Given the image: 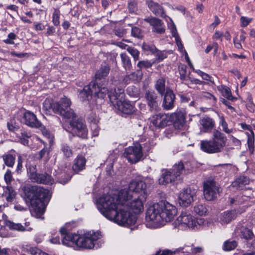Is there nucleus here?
I'll return each mask as SVG.
<instances>
[{"instance_id":"f257e3e1","label":"nucleus","mask_w":255,"mask_h":255,"mask_svg":"<svg viewBox=\"0 0 255 255\" xmlns=\"http://www.w3.org/2000/svg\"><path fill=\"white\" fill-rule=\"evenodd\" d=\"M146 187L141 180H132L128 188L121 190L117 194H104L98 198L97 208L106 218L120 225L128 227L134 225L136 217L130 210L134 214L143 211Z\"/></svg>"},{"instance_id":"f03ea898","label":"nucleus","mask_w":255,"mask_h":255,"mask_svg":"<svg viewBox=\"0 0 255 255\" xmlns=\"http://www.w3.org/2000/svg\"><path fill=\"white\" fill-rule=\"evenodd\" d=\"M69 225V224H66L60 230L63 245L70 247L85 249L94 248V242L99 238L98 233L89 232L82 235L71 233L68 229Z\"/></svg>"},{"instance_id":"7ed1b4c3","label":"nucleus","mask_w":255,"mask_h":255,"mask_svg":"<svg viewBox=\"0 0 255 255\" xmlns=\"http://www.w3.org/2000/svg\"><path fill=\"white\" fill-rule=\"evenodd\" d=\"M71 103L70 100L64 96L59 102L52 103L50 105V108L55 113L59 114L64 118L72 119L70 124L72 128L73 132L79 137L86 138L88 133L87 128L82 122L74 121L76 115L70 108Z\"/></svg>"},{"instance_id":"20e7f679","label":"nucleus","mask_w":255,"mask_h":255,"mask_svg":"<svg viewBox=\"0 0 255 255\" xmlns=\"http://www.w3.org/2000/svg\"><path fill=\"white\" fill-rule=\"evenodd\" d=\"M24 199L30 205L31 210L37 215L45 211V202L49 199L48 191L38 186L28 185L24 187Z\"/></svg>"},{"instance_id":"39448f33","label":"nucleus","mask_w":255,"mask_h":255,"mask_svg":"<svg viewBox=\"0 0 255 255\" xmlns=\"http://www.w3.org/2000/svg\"><path fill=\"white\" fill-rule=\"evenodd\" d=\"M188 163L182 162L175 164L170 169H163L158 179L160 185H166L169 183H178L181 180V176L190 172Z\"/></svg>"},{"instance_id":"423d86ee","label":"nucleus","mask_w":255,"mask_h":255,"mask_svg":"<svg viewBox=\"0 0 255 255\" xmlns=\"http://www.w3.org/2000/svg\"><path fill=\"white\" fill-rule=\"evenodd\" d=\"M227 140V137L223 133L215 129L212 139L201 141L200 148L203 151L207 153H219L226 146Z\"/></svg>"},{"instance_id":"0eeeda50","label":"nucleus","mask_w":255,"mask_h":255,"mask_svg":"<svg viewBox=\"0 0 255 255\" xmlns=\"http://www.w3.org/2000/svg\"><path fill=\"white\" fill-rule=\"evenodd\" d=\"M109 98L116 110L124 114L130 115L135 111L134 107L129 102L125 100L123 89H115L114 92L109 94Z\"/></svg>"},{"instance_id":"6e6552de","label":"nucleus","mask_w":255,"mask_h":255,"mask_svg":"<svg viewBox=\"0 0 255 255\" xmlns=\"http://www.w3.org/2000/svg\"><path fill=\"white\" fill-rule=\"evenodd\" d=\"M201 223V219H197L191 215L190 212L183 211L180 215L174 221L173 224L175 228L184 230L188 228L193 229Z\"/></svg>"},{"instance_id":"1a4fd4ad","label":"nucleus","mask_w":255,"mask_h":255,"mask_svg":"<svg viewBox=\"0 0 255 255\" xmlns=\"http://www.w3.org/2000/svg\"><path fill=\"white\" fill-rule=\"evenodd\" d=\"M160 207H161V223L164 225L165 223L170 222L177 214L176 207L166 201L159 202Z\"/></svg>"},{"instance_id":"9d476101","label":"nucleus","mask_w":255,"mask_h":255,"mask_svg":"<svg viewBox=\"0 0 255 255\" xmlns=\"http://www.w3.org/2000/svg\"><path fill=\"white\" fill-rule=\"evenodd\" d=\"M123 155L130 163L133 164L138 162L143 156L141 145L137 144L126 148Z\"/></svg>"},{"instance_id":"9b49d317","label":"nucleus","mask_w":255,"mask_h":255,"mask_svg":"<svg viewBox=\"0 0 255 255\" xmlns=\"http://www.w3.org/2000/svg\"><path fill=\"white\" fill-rule=\"evenodd\" d=\"M204 196L208 201L215 199L220 192L219 185L214 180H208L203 183Z\"/></svg>"},{"instance_id":"f8f14e48","label":"nucleus","mask_w":255,"mask_h":255,"mask_svg":"<svg viewBox=\"0 0 255 255\" xmlns=\"http://www.w3.org/2000/svg\"><path fill=\"white\" fill-rule=\"evenodd\" d=\"M161 209L159 203L150 206L146 213L145 218L146 221H152L155 224L161 225L160 212V211H162Z\"/></svg>"},{"instance_id":"ddd939ff","label":"nucleus","mask_w":255,"mask_h":255,"mask_svg":"<svg viewBox=\"0 0 255 255\" xmlns=\"http://www.w3.org/2000/svg\"><path fill=\"white\" fill-rule=\"evenodd\" d=\"M195 195V190L191 188L183 190L178 196L179 204L182 207H188L193 202Z\"/></svg>"},{"instance_id":"4468645a","label":"nucleus","mask_w":255,"mask_h":255,"mask_svg":"<svg viewBox=\"0 0 255 255\" xmlns=\"http://www.w3.org/2000/svg\"><path fill=\"white\" fill-rule=\"evenodd\" d=\"M150 124L158 128H163L170 125L169 115L158 114L153 115L149 119Z\"/></svg>"},{"instance_id":"2eb2a0df","label":"nucleus","mask_w":255,"mask_h":255,"mask_svg":"<svg viewBox=\"0 0 255 255\" xmlns=\"http://www.w3.org/2000/svg\"><path fill=\"white\" fill-rule=\"evenodd\" d=\"M24 123L31 128H39L41 126V123L37 120L36 116L32 112L26 111L23 114Z\"/></svg>"},{"instance_id":"dca6fc26","label":"nucleus","mask_w":255,"mask_h":255,"mask_svg":"<svg viewBox=\"0 0 255 255\" xmlns=\"http://www.w3.org/2000/svg\"><path fill=\"white\" fill-rule=\"evenodd\" d=\"M199 124L201 126V131L203 132H211L215 126L214 120L207 116L200 119Z\"/></svg>"},{"instance_id":"f3484780","label":"nucleus","mask_w":255,"mask_h":255,"mask_svg":"<svg viewBox=\"0 0 255 255\" xmlns=\"http://www.w3.org/2000/svg\"><path fill=\"white\" fill-rule=\"evenodd\" d=\"M145 98L150 110H155L157 109L160 101V98L154 92L147 91L145 94Z\"/></svg>"},{"instance_id":"a211bd4d","label":"nucleus","mask_w":255,"mask_h":255,"mask_svg":"<svg viewBox=\"0 0 255 255\" xmlns=\"http://www.w3.org/2000/svg\"><path fill=\"white\" fill-rule=\"evenodd\" d=\"M170 124L173 123L174 127L177 129H181L185 124V118L182 113H172L169 115Z\"/></svg>"},{"instance_id":"6ab92c4d","label":"nucleus","mask_w":255,"mask_h":255,"mask_svg":"<svg viewBox=\"0 0 255 255\" xmlns=\"http://www.w3.org/2000/svg\"><path fill=\"white\" fill-rule=\"evenodd\" d=\"M144 20L152 26L153 32L160 34L164 32V25L160 19L155 17H148L145 18Z\"/></svg>"},{"instance_id":"aec40b11","label":"nucleus","mask_w":255,"mask_h":255,"mask_svg":"<svg viewBox=\"0 0 255 255\" xmlns=\"http://www.w3.org/2000/svg\"><path fill=\"white\" fill-rule=\"evenodd\" d=\"M175 96L173 91L170 89H167L164 95L163 102V107L164 109L169 110L174 106V102Z\"/></svg>"},{"instance_id":"412c9836","label":"nucleus","mask_w":255,"mask_h":255,"mask_svg":"<svg viewBox=\"0 0 255 255\" xmlns=\"http://www.w3.org/2000/svg\"><path fill=\"white\" fill-rule=\"evenodd\" d=\"M238 213L236 210L225 211L220 215V222L222 225L228 224L237 217Z\"/></svg>"},{"instance_id":"4be33fe9","label":"nucleus","mask_w":255,"mask_h":255,"mask_svg":"<svg viewBox=\"0 0 255 255\" xmlns=\"http://www.w3.org/2000/svg\"><path fill=\"white\" fill-rule=\"evenodd\" d=\"M149 9L156 15L163 16L165 14L163 7L158 3L151 0L146 1Z\"/></svg>"},{"instance_id":"5701e85b","label":"nucleus","mask_w":255,"mask_h":255,"mask_svg":"<svg viewBox=\"0 0 255 255\" xmlns=\"http://www.w3.org/2000/svg\"><path fill=\"white\" fill-rule=\"evenodd\" d=\"M93 88L94 89V93L99 98L104 99L106 95L112 92H114V90L108 91L107 88L105 87H100L98 85V82L93 83Z\"/></svg>"},{"instance_id":"b1692460","label":"nucleus","mask_w":255,"mask_h":255,"mask_svg":"<svg viewBox=\"0 0 255 255\" xmlns=\"http://www.w3.org/2000/svg\"><path fill=\"white\" fill-rule=\"evenodd\" d=\"M237 232L241 238L247 241L252 240L254 237L252 230L245 226L238 227Z\"/></svg>"},{"instance_id":"393cba45","label":"nucleus","mask_w":255,"mask_h":255,"mask_svg":"<svg viewBox=\"0 0 255 255\" xmlns=\"http://www.w3.org/2000/svg\"><path fill=\"white\" fill-rule=\"evenodd\" d=\"M93 83L92 82L89 85L85 86L80 92L79 96L82 101H89L91 98L92 95L94 93Z\"/></svg>"},{"instance_id":"a878e982","label":"nucleus","mask_w":255,"mask_h":255,"mask_svg":"<svg viewBox=\"0 0 255 255\" xmlns=\"http://www.w3.org/2000/svg\"><path fill=\"white\" fill-rule=\"evenodd\" d=\"M86 164L85 158L82 155H78L74 161L72 169L76 173L83 170Z\"/></svg>"},{"instance_id":"bb28decb","label":"nucleus","mask_w":255,"mask_h":255,"mask_svg":"<svg viewBox=\"0 0 255 255\" xmlns=\"http://www.w3.org/2000/svg\"><path fill=\"white\" fill-rule=\"evenodd\" d=\"M25 166L27 168L29 178L32 182L38 174L37 173L36 166L34 160L26 162Z\"/></svg>"},{"instance_id":"cd10ccee","label":"nucleus","mask_w":255,"mask_h":255,"mask_svg":"<svg viewBox=\"0 0 255 255\" xmlns=\"http://www.w3.org/2000/svg\"><path fill=\"white\" fill-rule=\"evenodd\" d=\"M32 182L45 184H52L54 180L50 175L45 173L43 174H38L37 177L35 178Z\"/></svg>"},{"instance_id":"c85d7f7f","label":"nucleus","mask_w":255,"mask_h":255,"mask_svg":"<svg viewBox=\"0 0 255 255\" xmlns=\"http://www.w3.org/2000/svg\"><path fill=\"white\" fill-rule=\"evenodd\" d=\"M110 70V68L108 65L106 64L102 65L101 67L97 71L95 74L96 82H98V79L100 80L106 77L108 75Z\"/></svg>"},{"instance_id":"c756f323","label":"nucleus","mask_w":255,"mask_h":255,"mask_svg":"<svg viewBox=\"0 0 255 255\" xmlns=\"http://www.w3.org/2000/svg\"><path fill=\"white\" fill-rule=\"evenodd\" d=\"M249 183V179L246 176H241L237 178L232 184L233 187L237 189L243 188Z\"/></svg>"},{"instance_id":"7c9ffc66","label":"nucleus","mask_w":255,"mask_h":255,"mask_svg":"<svg viewBox=\"0 0 255 255\" xmlns=\"http://www.w3.org/2000/svg\"><path fill=\"white\" fill-rule=\"evenodd\" d=\"M60 151L65 158H70L73 156L74 153L70 145L66 143H63L61 144Z\"/></svg>"},{"instance_id":"2f4dec72","label":"nucleus","mask_w":255,"mask_h":255,"mask_svg":"<svg viewBox=\"0 0 255 255\" xmlns=\"http://www.w3.org/2000/svg\"><path fill=\"white\" fill-rule=\"evenodd\" d=\"M123 66L126 70H130L132 65L129 57L126 53H122L120 54Z\"/></svg>"},{"instance_id":"473e14b6","label":"nucleus","mask_w":255,"mask_h":255,"mask_svg":"<svg viewBox=\"0 0 255 255\" xmlns=\"http://www.w3.org/2000/svg\"><path fill=\"white\" fill-rule=\"evenodd\" d=\"M141 79V77L136 72H132L127 75L123 79V82L128 84L131 82H138Z\"/></svg>"},{"instance_id":"72a5a7b5","label":"nucleus","mask_w":255,"mask_h":255,"mask_svg":"<svg viewBox=\"0 0 255 255\" xmlns=\"http://www.w3.org/2000/svg\"><path fill=\"white\" fill-rule=\"evenodd\" d=\"M5 225L11 230L18 231H24L25 230V227L20 223H15L10 221H7Z\"/></svg>"},{"instance_id":"f704fd0d","label":"nucleus","mask_w":255,"mask_h":255,"mask_svg":"<svg viewBox=\"0 0 255 255\" xmlns=\"http://www.w3.org/2000/svg\"><path fill=\"white\" fill-rule=\"evenodd\" d=\"M237 246V242L234 240H228L225 242L223 249L226 251H230L234 250Z\"/></svg>"},{"instance_id":"c9c22d12","label":"nucleus","mask_w":255,"mask_h":255,"mask_svg":"<svg viewBox=\"0 0 255 255\" xmlns=\"http://www.w3.org/2000/svg\"><path fill=\"white\" fill-rule=\"evenodd\" d=\"M194 212L200 216L205 215L207 212L206 206L202 204H197L194 207Z\"/></svg>"},{"instance_id":"e433bc0d","label":"nucleus","mask_w":255,"mask_h":255,"mask_svg":"<svg viewBox=\"0 0 255 255\" xmlns=\"http://www.w3.org/2000/svg\"><path fill=\"white\" fill-rule=\"evenodd\" d=\"M165 80L163 78L159 79L157 81L155 88L158 93L163 95L165 92Z\"/></svg>"},{"instance_id":"4c0bfd02","label":"nucleus","mask_w":255,"mask_h":255,"mask_svg":"<svg viewBox=\"0 0 255 255\" xmlns=\"http://www.w3.org/2000/svg\"><path fill=\"white\" fill-rule=\"evenodd\" d=\"M5 164L8 167H12L14 164L15 157L11 154H6L2 156Z\"/></svg>"},{"instance_id":"58836bf2","label":"nucleus","mask_w":255,"mask_h":255,"mask_svg":"<svg viewBox=\"0 0 255 255\" xmlns=\"http://www.w3.org/2000/svg\"><path fill=\"white\" fill-rule=\"evenodd\" d=\"M221 92L223 96L225 98H227L229 100H231L232 101L236 100V98L234 97L232 94L230 89L227 87H222V89L221 90Z\"/></svg>"},{"instance_id":"ea45409f","label":"nucleus","mask_w":255,"mask_h":255,"mask_svg":"<svg viewBox=\"0 0 255 255\" xmlns=\"http://www.w3.org/2000/svg\"><path fill=\"white\" fill-rule=\"evenodd\" d=\"M60 11L57 8H54L52 13V22L55 26H58L60 24Z\"/></svg>"},{"instance_id":"a19ab883","label":"nucleus","mask_w":255,"mask_h":255,"mask_svg":"<svg viewBox=\"0 0 255 255\" xmlns=\"http://www.w3.org/2000/svg\"><path fill=\"white\" fill-rule=\"evenodd\" d=\"M127 50L132 56L134 61L139 59L140 52L137 49L132 47H128Z\"/></svg>"},{"instance_id":"79ce46f5","label":"nucleus","mask_w":255,"mask_h":255,"mask_svg":"<svg viewBox=\"0 0 255 255\" xmlns=\"http://www.w3.org/2000/svg\"><path fill=\"white\" fill-rule=\"evenodd\" d=\"M189 249H185V247L182 249V252H190L192 254H197L198 253H202L203 252V249L201 247H197L194 248H190V247H187Z\"/></svg>"},{"instance_id":"37998d69","label":"nucleus","mask_w":255,"mask_h":255,"mask_svg":"<svg viewBox=\"0 0 255 255\" xmlns=\"http://www.w3.org/2000/svg\"><path fill=\"white\" fill-rule=\"evenodd\" d=\"M127 93L128 95L133 98H138L139 97V91L137 89L134 87H129L128 88Z\"/></svg>"},{"instance_id":"c03bdc74","label":"nucleus","mask_w":255,"mask_h":255,"mask_svg":"<svg viewBox=\"0 0 255 255\" xmlns=\"http://www.w3.org/2000/svg\"><path fill=\"white\" fill-rule=\"evenodd\" d=\"M220 124L222 127L223 131H224L225 132L227 133H230L232 132V129H229L228 128V124L223 117H221L220 118Z\"/></svg>"},{"instance_id":"a18cd8bd","label":"nucleus","mask_w":255,"mask_h":255,"mask_svg":"<svg viewBox=\"0 0 255 255\" xmlns=\"http://www.w3.org/2000/svg\"><path fill=\"white\" fill-rule=\"evenodd\" d=\"M152 63L148 60L139 61L137 64V67L139 70L142 68H148L151 67Z\"/></svg>"},{"instance_id":"49530a36","label":"nucleus","mask_w":255,"mask_h":255,"mask_svg":"<svg viewBox=\"0 0 255 255\" xmlns=\"http://www.w3.org/2000/svg\"><path fill=\"white\" fill-rule=\"evenodd\" d=\"M28 251L32 255H49L35 247H30Z\"/></svg>"},{"instance_id":"de8ad7c7","label":"nucleus","mask_w":255,"mask_h":255,"mask_svg":"<svg viewBox=\"0 0 255 255\" xmlns=\"http://www.w3.org/2000/svg\"><path fill=\"white\" fill-rule=\"evenodd\" d=\"M143 50L146 51H149L152 53L155 52L157 50L156 48L154 45L149 44L146 43H143L142 46Z\"/></svg>"},{"instance_id":"09e8293b","label":"nucleus","mask_w":255,"mask_h":255,"mask_svg":"<svg viewBox=\"0 0 255 255\" xmlns=\"http://www.w3.org/2000/svg\"><path fill=\"white\" fill-rule=\"evenodd\" d=\"M248 144L250 151L253 153L254 150V136L251 135L248 136Z\"/></svg>"},{"instance_id":"8fccbe9b","label":"nucleus","mask_w":255,"mask_h":255,"mask_svg":"<svg viewBox=\"0 0 255 255\" xmlns=\"http://www.w3.org/2000/svg\"><path fill=\"white\" fill-rule=\"evenodd\" d=\"M252 18L242 16L240 18L241 26L246 27L252 20Z\"/></svg>"},{"instance_id":"3c124183","label":"nucleus","mask_w":255,"mask_h":255,"mask_svg":"<svg viewBox=\"0 0 255 255\" xmlns=\"http://www.w3.org/2000/svg\"><path fill=\"white\" fill-rule=\"evenodd\" d=\"M131 35L134 37L138 38H140L142 36L140 29L137 27H134L132 28Z\"/></svg>"},{"instance_id":"603ef678","label":"nucleus","mask_w":255,"mask_h":255,"mask_svg":"<svg viewBox=\"0 0 255 255\" xmlns=\"http://www.w3.org/2000/svg\"><path fill=\"white\" fill-rule=\"evenodd\" d=\"M186 66L182 65L179 67V72L180 75V78L182 80L185 79L186 76Z\"/></svg>"},{"instance_id":"864d4df0","label":"nucleus","mask_w":255,"mask_h":255,"mask_svg":"<svg viewBox=\"0 0 255 255\" xmlns=\"http://www.w3.org/2000/svg\"><path fill=\"white\" fill-rule=\"evenodd\" d=\"M4 178L7 184H9L12 180V176L11 172L9 170H7L5 172Z\"/></svg>"},{"instance_id":"5fc2aeb1","label":"nucleus","mask_w":255,"mask_h":255,"mask_svg":"<svg viewBox=\"0 0 255 255\" xmlns=\"http://www.w3.org/2000/svg\"><path fill=\"white\" fill-rule=\"evenodd\" d=\"M10 54L13 56L17 57L20 58H22L25 57H27L29 56L28 54L27 53H17L15 51L11 52Z\"/></svg>"},{"instance_id":"6e6d98bb","label":"nucleus","mask_w":255,"mask_h":255,"mask_svg":"<svg viewBox=\"0 0 255 255\" xmlns=\"http://www.w3.org/2000/svg\"><path fill=\"white\" fill-rule=\"evenodd\" d=\"M49 154V150L47 148L44 147L43 149H42L38 153V158L39 159H41L45 155H48Z\"/></svg>"},{"instance_id":"4d7b16f0","label":"nucleus","mask_w":255,"mask_h":255,"mask_svg":"<svg viewBox=\"0 0 255 255\" xmlns=\"http://www.w3.org/2000/svg\"><path fill=\"white\" fill-rule=\"evenodd\" d=\"M171 30L172 33V35L173 37L175 38V39L179 38V36L177 33V31L175 25L173 24L171 27Z\"/></svg>"},{"instance_id":"13d9d810","label":"nucleus","mask_w":255,"mask_h":255,"mask_svg":"<svg viewBox=\"0 0 255 255\" xmlns=\"http://www.w3.org/2000/svg\"><path fill=\"white\" fill-rule=\"evenodd\" d=\"M203 96L206 99L212 100L213 103H215L217 101L216 98L210 93L206 92L204 94Z\"/></svg>"},{"instance_id":"bf43d9fd","label":"nucleus","mask_w":255,"mask_h":255,"mask_svg":"<svg viewBox=\"0 0 255 255\" xmlns=\"http://www.w3.org/2000/svg\"><path fill=\"white\" fill-rule=\"evenodd\" d=\"M230 202L231 205L234 204L237 205L243 203V201H241L239 197L231 198Z\"/></svg>"},{"instance_id":"052dcab7","label":"nucleus","mask_w":255,"mask_h":255,"mask_svg":"<svg viewBox=\"0 0 255 255\" xmlns=\"http://www.w3.org/2000/svg\"><path fill=\"white\" fill-rule=\"evenodd\" d=\"M136 3L134 1H130L128 3V9L130 12H133L136 9Z\"/></svg>"},{"instance_id":"680f3d73","label":"nucleus","mask_w":255,"mask_h":255,"mask_svg":"<svg viewBox=\"0 0 255 255\" xmlns=\"http://www.w3.org/2000/svg\"><path fill=\"white\" fill-rule=\"evenodd\" d=\"M17 137L18 138L19 141L21 144H23L24 145H28V138L22 137H20L19 136H18Z\"/></svg>"},{"instance_id":"e2e57ef3","label":"nucleus","mask_w":255,"mask_h":255,"mask_svg":"<svg viewBox=\"0 0 255 255\" xmlns=\"http://www.w3.org/2000/svg\"><path fill=\"white\" fill-rule=\"evenodd\" d=\"M55 32V28L52 26H48V27L47 28V32H46V35H53Z\"/></svg>"},{"instance_id":"0e129e2a","label":"nucleus","mask_w":255,"mask_h":255,"mask_svg":"<svg viewBox=\"0 0 255 255\" xmlns=\"http://www.w3.org/2000/svg\"><path fill=\"white\" fill-rule=\"evenodd\" d=\"M115 33L116 35H117L119 37H123L124 35L125 34V30L123 29H117L115 30Z\"/></svg>"},{"instance_id":"69168bd1","label":"nucleus","mask_w":255,"mask_h":255,"mask_svg":"<svg viewBox=\"0 0 255 255\" xmlns=\"http://www.w3.org/2000/svg\"><path fill=\"white\" fill-rule=\"evenodd\" d=\"M17 170H21L22 167V157L21 156H19L18 157L17 161Z\"/></svg>"},{"instance_id":"338daca9","label":"nucleus","mask_w":255,"mask_h":255,"mask_svg":"<svg viewBox=\"0 0 255 255\" xmlns=\"http://www.w3.org/2000/svg\"><path fill=\"white\" fill-rule=\"evenodd\" d=\"M7 127L9 130L13 131L15 129V127L13 125L12 121H10L7 123Z\"/></svg>"},{"instance_id":"774afa93","label":"nucleus","mask_w":255,"mask_h":255,"mask_svg":"<svg viewBox=\"0 0 255 255\" xmlns=\"http://www.w3.org/2000/svg\"><path fill=\"white\" fill-rule=\"evenodd\" d=\"M247 107L251 112H254L255 110V105L252 102L247 103Z\"/></svg>"}]
</instances>
